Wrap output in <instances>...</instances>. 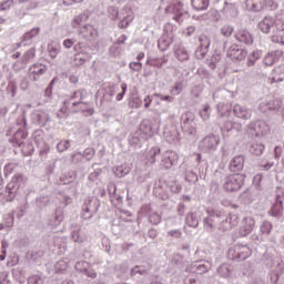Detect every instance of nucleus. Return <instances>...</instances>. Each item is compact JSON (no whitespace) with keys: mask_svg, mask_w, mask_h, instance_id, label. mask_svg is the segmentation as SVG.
I'll use <instances>...</instances> for the list:
<instances>
[{"mask_svg":"<svg viewBox=\"0 0 284 284\" xmlns=\"http://www.w3.org/2000/svg\"><path fill=\"white\" fill-rule=\"evenodd\" d=\"M22 2H26V1H31V0H21Z\"/></svg>","mask_w":284,"mask_h":284,"instance_id":"nucleus-61","label":"nucleus"},{"mask_svg":"<svg viewBox=\"0 0 284 284\" xmlns=\"http://www.w3.org/2000/svg\"><path fill=\"white\" fill-rule=\"evenodd\" d=\"M233 112L239 119H244L245 121H247V119H252V111L241 104H235Z\"/></svg>","mask_w":284,"mask_h":284,"instance_id":"nucleus-9","label":"nucleus"},{"mask_svg":"<svg viewBox=\"0 0 284 284\" xmlns=\"http://www.w3.org/2000/svg\"><path fill=\"white\" fill-rule=\"evenodd\" d=\"M191 283H196V280H191Z\"/></svg>","mask_w":284,"mask_h":284,"instance_id":"nucleus-60","label":"nucleus"},{"mask_svg":"<svg viewBox=\"0 0 284 284\" xmlns=\"http://www.w3.org/2000/svg\"><path fill=\"white\" fill-rule=\"evenodd\" d=\"M74 3H82L83 0H73Z\"/></svg>","mask_w":284,"mask_h":284,"instance_id":"nucleus-59","label":"nucleus"},{"mask_svg":"<svg viewBox=\"0 0 284 284\" xmlns=\"http://www.w3.org/2000/svg\"><path fill=\"white\" fill-rule=\"evenodd\" d=\"M124 23H125V24H124ZM120 26H121V28H128L129 23L125 22V20H122V21L120 22Z\"/></svg>","mask_w":284,"mask_h":284,"instance_id":"nucleus-51","label":"nucleus"},{"mask_svg":"<svg viewBox=\"0 0 284 284\" xmlns=\"http://www.w3.org/2000/svg\"><path fill=\"white\" fill-rule=\"evenodd\" d=\"M272 227L273 226H272L271 222H267V221L263 222L262 225H261L262 234L270 235L272 233Z\"/></svg>","mask_w":284,"mask_h":284,"instance_id":"nucleus-24","label":"nucleus"},{"mask_svg":"<svg viewBox=\"0 0 284 284\" xmlns=\"http://www.w3.org/2000/svg\"><path fill=\"white\" fill-rule=\"evenodd\" d=\"M266 65H272L273 62L272 61V55H267L265 59H264Z\"/></svg>","mask_w":284,"mask_h":284,"instance_id":"nucleus-49","label":"nucleus"},{"mask_svg":"<svg viewBox=\"0 0 284 284\" xmlns=\"http://www.w3.org/2000/svg\"><path fill=\"white\" fill-rule=\"evenodd\" d=\"M243 183H245L244 174H231L224 178L222 187L225 192H239L243 187Z\"/></svg>","mask_w":284,"mask_h":284,"instance_id":"nucleus-2","label":"nucleus"},{"mask_svg":"<svg viewBox=\"0 0 284 284\" xmlns=\"http://www.w3.org/2000/svg\"><path fill=\"white\" fill-rule=\"evenodd\" d=\"M263 168H264V170H272V168H274V163L268 162V163L264 164Z\"/></svg>","mask_w":284,"mask_h":284,"instance_id":"nucleus-45","label":"nucleus"},{"mask_svg":"<svg viewBox=\"0 0 284 284\" xmlns=\"http://www.w3.org/2000/svg\"><path fill=\"white\" fill-rule=\"evenodd\" d=\"M87 276H89L90 278H97V272H94V271H89V272L87 273Z\"/></svg>","mask_w":284,"mask_h":284,"instance_id":"nucleus-46","label":"nucleus"},{"mask_svg":"<svg viewBox=\"0 0 284 284\" xmlns=\"http://www.w3.org/2000/svg\"><path fill=\"white\" fill-rule=\"evenodd\" d=\"M187 270L194 274H205V272H207V266H205V264H194L191 268Z\"/></svg>","mask_w":284,"mask_h":284,"instance_id":"nucleus-21","label":"nucleus"},{"mask_svg":"<svg viewBox=\"0 0 284 284\" xmlns=\"http://www.w3.org/2000/svg\"><path fill=\"white\" fill-rule=\"evenodd\" d=\"M8 247V243L6 241L2 242V250L6 252V248Z\"/></svg>","mask_w":284,"mask_h":284,"instance_id":"nucleus-54","label":"nucleus"},{"mask_svg":"<svg viewBox=\"0 0 284 284\" xmlns=\"http://www.w3.org/2000/svg\"><path fill=\"white\" fill-rule=\"evenodd\" d=\"M73 239H74V241H75V243H79V231H74L73 232Z\"/></svg>","mask_w":284,"mask_h":284,"instance_id":"nucleus-50","label":"nucleus"},{"mask_svg":"<svg viewBox=\"0 0 284 284\" xmlns=\"http://www.w3.org/2000/svg\"><path fill=\"white\" fill-rule=\"evenodd\" d=\"M149 221L152 225H159V223H161V215H159V213H152L149 216Z\"/></svg>","mask_w":284,"mask_h":284,"instance_id":"nucleus-26","label":"nucleus"},{"mask_svg":"<svg viewBox=\"0 0 284 284\" xmlns=\"http://www.w3.org/2000/svg\"><path fill=\"white\" fill-rule=\"evenodd\" d=\"M192 123H194V119L186 118L182 128H183V130H185V132H189V134H196V128H194V125H192Z\"/></svg>","mask_w":284,"mask_h":284,"instance_id":"nucleus-17","label":"nucleus"},{"mask_svg":"<svg viewBox=\"0 0 284 284\" xmlns=\"http://www.w3.org/2000/svg\"><path fill=\"white\" fill-rule=\"evenodd\" d=\"M161 154V149L158 146H153L149 153H148V161L151 165H154L156 163V156Z\"/></svg>","mask_w":284,"mask_h":284,"instance_id":"nucleus-16","label":"nucleus"},{"mask_svg":"<svg viewBox=\"0 0 284 284\" xmlns=\"http://www.w3.org/2000/svg\"><path fill=\"white\" fill-rule=\"evenodd\" d=\"M63 6H73L74 0H62Z\"/></svg>","mask_w":284,"mask_h":284,"instance_id":"nucleus-47","label":"nucleus"},{"mask_svg":"<svg viewBox=\"0 0 284 284\" xmlns=\"http://www.w3.org/2000/svg\"><path fill=\"white\" fill-rule=\"evenodd\" d=\"M187 176H190V175H186V181H187V179H189Z\"/></svg>","mask_w":284,"mask_h":284,"instance_id":"nucleus-63","label":"nucleus"},{"mask_svg":"<svg viewBox=\"0 0 284 284\" xmlns=\"http://www.w3.org/2000/svg\"><path fill=\"white\" fill-rule=\"evenodd\" d=\"M109 12H113V17H119V9L114 8V7H111L109 9Z\"/></svg>","mask_w":284,"mask_h":284,"instance_id":"nucleus-44","label":"nucleus"},{"mask_svg":"<svg viewBox=\"0 0 284 284\" xmlns=\"http://www.w3.org/2000/svg\"><path fill=\"white\" fill-rule=\"evenodd\" d=\"M80 34H82L84 39H92L97 37V29H94V27H92L91 24H87L81 28Z\"/></svg>","mask_w":284,"mask_h":284,"instance_id":"nucleus-11","label":"nucleus"},{"mask_svg":"<svg viewBox=\"0 0 284 284\" xmlns=\"http://www.w3.org/2000/svg\"><path fill=\"white\" fill-rule=\"evenodd\" d=\"M209 45H210V42H207V48H209Z\"/></svg>","mask_w":284,"mask_h":284,"instance_id":"nucleus-62","label":"nucleus"},{"mask_svg":"<svg viewBox=\"0 0 284 284\" xmlns=\"http://www.w3.org/2000/svg\"><path fill=\"white\" fill-rule=\"evenodd\" d=\"M274 154H275V159H276V160L281 159V155L283 154V148H281V146H275V149H274Z\"/></svg>","mask_w":284,"mask_h":284,"instance_id":"nucleus-40","label":"nucleus"},{"mask_svg":"<svg viewBox=\"0 0 284 284\" xmlns=\"http://www.w3.org/2000/svg\"><path fill=\"white\" fill-rule=\"evenodd\" d=\"M216 219H219V215H211L204 220V227L207 230H212V227H216Z\"/></svg>","mask_w":284,"mask_h":284,"instance_id":"nucleus-19","label":"nucleus"},{"mask_svg":"<svg viewBox=\"0 0 284 284\" xmlns=\"http://www.w3.org/2000/svg\"><path fill=\"white\" fill-rule=\"evenodd\" d=\"M74 50H75L77 52H79V50H81V43L75 44V45H74Z\"/></svg>","mask_w":284,"mask_h":284,"instance_id":"nucleus-53","label":"nucleus"},{"mask_svg":"<svg viewBox=\"0 0 284 284\" xmlns=\"http://www.w3.org/2000/svg\"><path fill=\"white\" fill-rule=\"evenodd\" d=\"M262 181H263V174H256L253 179V183H255V185H257L258 187H261Z\"/></svg>","mask_w":284,"mask_h":284,"instance_id":"nucleus-38","label":"nucleus"},{"mask_svg":"<svg viewBox=\"0 0 284 284\" xmlns=\"http://www.w3.org/2000/svg\"><path fill=\"white\" fill-rule=\"evenodd\" d=\"M140 130H141V132H143V134H145L146 136L152 135V128H151V126H148V124H145V123H142V124L140 125Z\"/></svg>","mask_w":284,"mask_h":284,"instance_id":"nucleus-30","label":"nucleus"},{"mask_svg":"<svg viewBox=\"0 0 284 284\" xmlns=\"http://www.w3.org/2000/svg\"><path fill=\"white\" fill-rule=\"evenodd\" d=\"M200 116L203 121L210 120V104L203 105V110L200 111Z\"/></svg>","mask_w":284,"mask_h":284,"instance_id":"nucleus-23","label":"nucleus"},{"mask_svg":"<svg viewBox=\"0 0 284 284\" xmlns=\"http://www.w3.org/2000/svg\"><path fill=\"white\" fill-rule=\"evenodd\" d=\"M3 255H0V261H6V251H2Z\"/></svg>","mask_w":284,"mask_h":284,"instance_id":"nucleus-56","label":"nucleus"},{"mask_svg":"<svg viewBox=\"0 0 284 284\" xmlns=\"http://www.w3.org/2000/svg\"><path fill=\"white\" fill-rule=\"evenodd\" d=\"M227 57L235 62L245 61V58L247 57V50L231 47L227 51Z\"/></svg>","mask_w":284,"mask_h":284,"instance_id":"nucleus-5","label":"nucleus"},{"mask_svg":"<svg viewBox=\"0 0 284 284\" xmlns=\"http://www.w3.org/2000/svg\"><path fill=\"white\" fill-rule=\"evenodd\" d=\"M236 41L240 43H245V45H252L254 43V38L252 33L246 30H241L235 34Z\"/></svg>","mask_w":284,"mask_h":284,"instance_id":"nucleus-8","label":"nucleus"},{"mask_svg":"<svg viewBox=\"0 0 284 284\" xmlns=\"http://www.w3.org/2000/svg\"><path fill=\"white\" fill-rule=\"evenodd\" d=\"M63 45H64V48L70 49V48H72V45H74V40L73 39H67V40L63 41Z\"/></svg>","mask_w":284,"mask_h":284,"instance_id":"nucleus-41","label":"nucleus"},{"mask_svg":"<svg viewBox=\"0 0 284 284\" xmlns=\"http://www.w3.org/2000/svg\"><path fill=\"white\" fill-rule=\"evenodd\" d=\"M70 148V141L68 140H62L58 143L57 150L58 152H65Z\"/></svg>","mask_w":284,"mask_h":284,"instance_id":"nucleus-25","label":"nucleus"},{"mask_svg":"<svg viewBox=\"0 0 284 284\" xmlns=\"http://www.w3.org/2000/svg\"><path fill=\"white\" fill-rule=\"evenodd\" d=\"M30 72H31V74H37L39 77V75L43 74V72H45V69L41 64H33L30 68Z\"/></svg>","mask_w":284,"mask_h":284,"instance_id":"nucleus-22","label":"nucleus"},{"mask_svg":"<svg viewBox=\"0 0 284 284\" xmlns=\"http://www.w3.org/2000/svg\"><path fill=\"white\" fill-rule=\"evenodd\" d=\"M162 101H170V95H165L162 98Z\"/></svg>","mask_w":284,"mask_h":284,"instance_id":"nucleus-57","label":"nucleus"},{"mask_svg":"<svg viewBox=\"0 0 284 284\" xmlns=\"http://www.w3.org/2000/svg\"><path fill=\"white\" fill-rule=\"evenodd\" d=\"M272 26H274V20L272 18H264L263 21L258 23L260 30L265 34L270 32Z\"/></svg>","mask_w":284,"mask_h":284,"instance_id":"nucleus-14","label":"nucleus"},{"mask_svg":"<svg viewBox=\"0 0 284 284\" xmlns=\"http://www.w3.org/2000/svg\"><path fill=\"white\" fill-rule=\"evenodd\" d=\"M129 68L134 72H141L143 70V63L141 62H130Z\"/></svg>","mask_w":284,"mask_h":284,"instance_id":"nucleus-27","label":"nucleus"},{"mask_svg":"<svg viewBox=\"0 0 284 284\" xmlns=\"http://www.w3.org/2000/svg\"><path fill=\"white\" fill-rule=\"evenodd\" d=\"M39 32H40V29H39V28H33V29H31L30 32H27V33L24 34V37H26L27 39H34V37H38Z\"/></svg>","mask_w":284,"mask_h":284,"instance_id":"nucleus-31","label":"nucleus"},{"mask_svg":"<svg viewBox=\"0 0 284 284\" xmlns=\"http://www.w3.org/2000/svg\"><path fill=\"white\" fill-rule=\"evenodd\" d=\"M168 156L162 160V165L165 168V170H170L172 165H174V160L176 159V153L174 152H166Z\"/></svg>","mask_w":284,"mask_h":284,"instance_id":"nucleus-15","label":"nucleus"},{"mask_svg":"<svg viewBox=\"0 0 284 284\" xmlns=\"http://www.w3.org/2000/svg\"><path fill=\"white\" fill-rule=\"evenodd\" d=\"M257 59H258V52L254 51L251 55H248L247 65H254Z\"/></svg>","mask_w":284,"mask_h":284,"instance_id":"nucleus-32","label":"nucleus"},{"mask_svg":"<svg viewBox=\"0 0 284 284\" xmlns=\"http://www.w3.org/2000/svg\"><path fill=\"white\" fill-rule=\"evenodd\" d=\"M143 104L141 98H133L132 100V108L139 109Z\"/></svg>","mask_w":284,"mask_h":284,"instance_id":"nucleus-37","label":"nucleus"},{"mask_svg":"<svg viewBox=\"0 0 284 284\" xmlns=\"http://www.w3.org/2000/svg\"><path fill=\"white\" fill-rule=\"evenodd\" d=\"M256 148H258L257 151H255V154H263V151L265 150V146L263 144H256Z\"/></svg>","mask_w":284,"mask_h":284,"instance_id":"nucleus-43","label":"nucleus"},{"mask_svg":"<svg viewBox=\"0 0 284 284\" xmlns=\"http://www.w3.org/2000/svg\"><path fill=\"white\" fill-rule=\"evenodd\" d=\"M189 176H191V178L194 179L195 181H196V179H197V178H196V174H194L193 172H190V173H189Z\"/></svg>","mask_w":284,"mask_h":284,"instance_id":"nucleus-55","label":"nucleus"},{"mask_svg":"<svg viewBox=\"0 0 284 284\" xmlns=\"http://www.w3.org/2000/svg\"><path fill=\"white\" fill-rule=\"evenodd\" d=\"M243 168H245V158L242 155L234 156L229 165L230 172L233 173L242 172Z\"/></svg>","mask_w":284,"mask_h":284,"instance_id":"nucleus-6","label":"nucleus"},{"mask_svg":"<svg viewBox=\"0 0 284 284\" xmlns=\"http://www.w3.org/2000/svg\"><path fill=\"white\" fill-rule=\"evenodd\" d=\"M175 57L179 61H187L190 59V53L184 48H178L175 50Z\"/></svg>","mask_w":284,"mask_h":284,"instance_id":"nucleus-18","label":"nucleus"},{"mask_svg":"<svg viewBox=\"0 0 284 284\" xmlns=\"http://www.w3.org/2000/svg\"><path fill=\"white\" fill-rule=\"evenodd\" d=\"M144 108L148 109L150 105H152V98L150 95H146L144 99Z\"/></svg>","mask_w":284,"mask_h":284,"instance_id":"nucleus-42","label":"nucleus"},{"mask_svg":"<svg viewBox=\"0 0 284 284\" xmlns=\"http://www.w3.org/2000/svg\"><path fill=\"white\" fill-rule=\"evenodd\" d=\"M11 7H12V1L6 0L2 3H0V12H3L6 10H10Z\"/></svg>","mask_w":284,"mask_h":284,"instance_id":"nucleus-33","label":"nucleus"},{"mask_svg":"<svg viewBox=\"0 0 284 284\" xmlns=\"http://www.w3.org/2000/svg\"><path fill=\"white\" fill-rule=\"evenodd\" d=\"M254 225L255 221L253 217H244L242 221V226L240 229L241 236H247L248 234H252Z\"/></svg>","mask_w":284,"mask_h":284,"instance_id":"nucleus-7","label":"nucleus"},{"mask_svg":"<svg viewBox=\"0 0 284 284\" xmlns=\"http://www.w3.org/2000/svg\"><path fill=\"white\" fill-rule=\"evenodd\" d=\"M182 11H183V3L181 2L171 3L165 9L166 14H181Z\"/></svg>","mask_w":284,"mask_h":284,"instance_id":"nucleus-13","label":"nucleus"},{"mask_svg":"<svg viewBox=\"0 0 284 284\" xmlns=\"http://www.w3.org/2000/svg\"><path fill=\"white\" fill-rule=\"evenodd\" d=\"M142 59H145V53H144V52L138 53L136 60H138V61H142Z\"/></svg>","mask_w":284,"mask_h":284,"instance_id":"nucleus-48","label":"nucleus"},{"mask_svg":"<svg viewBox=\"0 0 284 284\" xmlns=\"http://www.w3.org/2000/svg\"><path fill=\"white\" fill-rule=\"evenodd\" d=\"M169 236H172L173 239H181L182 233L179 230H173L169 232Z\"/></svg>","mask_w":284,"mask_h":284,"instance_id":"nucleus-39","label":"nucleus"},{"mask_svg":"<svg viewBox=\"0 0 284 284\" xmlns=\"http://www.w3.org/2000/svg\"><path fill=\"white\" fill-rule=\"evenodd\" d=\"M1 23H6V19H3V18L0 17V24H1Z\"/></svg>","mask_w":284,"mask_h":284,"instance_id":"nucleus-58","label":"nucleus"},{"mask_svg":"<svg viewBox=\"0 0 284 284\" xmlns=\"http://www.w3.org/2000/svg\"><path fill=\"white\" fill-rule=\"evenodd\" d=\"M232 32H234V29H232V27H230V26H224L222 28V34L224 37H232Z\"/></svg>","mask_w":284,"mask_h":284,"instance_id":"nucleus-34","label":"nucleus"},{"mask_svg":"<svg viewBox=\"0 0 284 284\" xmlns=\"http://www.w3.org/2000/svg\"><path fill=\"white\" fill-rule=\"evenodd\" d=\"M83 19H85V16H83V14L77 16L72 22L73 28H79V26H81V23H83Z\"/></svg>","mask_w":284,"mask_h":284,"instance_id":"nucleus-29","label":"nucleus"},{"mask_svg":"<svg viewBox=\"0 0 284 284\" xmlns=\"http://www.w3.org/2000/svg\"><path fill=\"white\" fill-rule=\"evenodd\" d=\"M121 90H122V92L118 93L116 97H115L116 101H122L123 100V97H125V92H128V84L122 83L121 84Z\"/></svg>","mask_w":284,"mask_h":284,"instance_id":"nucleus-28","label":"nucleus"},{"mask_svg":"<svg viewBox=\"0 0 284 284\" xmlns=\"http://www.w3.org/2000/svg\"><path fill=\"white\" fill-rule=\"evenodd\" d=\"M271 216H282L283 215V200L277 196L276 202L273 204L270 211Z\"/></svg>","mask_w":284,"mask_h":284,"instance_id":"nucleus-10","label":"nucleus"},{"mask_svg":"<svg viewBox=\"0 0 284 284\" xmlns=\"http://www.w3.org/2000/svg\"><path fill=\"white\" fill-rule=\"evenodd\" d=\"M88 97L85 89H79L73 92L72 95L64 99L62 106L60 108L61 114L68 116L69 114H75L77 112H85L88 110V102H83V99Z\"/></svg>","mask_w":284,"mask_h":284,"instance_id":"nucleus-1","label":"nucleus"},{"mask_svg":"<svg viewBox=\"0 0 284 284\" xmlns=\"http://www.w3.org/2000/svg\"><path fill=\"white\" fill-rule=\"evenodd\" d=\"M271 41L273 43H282V45H284V38H283V36H278V34L272 36L271 37Z\"/></svg>","mask_w":284,"mask_h":284,"instance_id":"nucleus-35","label":"nucleus"},{"mask_svg":"<svg viewBox=\"0 0 284 284\" xmlns=\"http://www.w3.org/2000/svg\"><path fill=\"white\" fill-rule=\"evenodd\" d=\"M219 146V136L214 134L206 135L201 142L200 148L204 152H210V150H216Z\"/></svg>","mask_w":284,"mask_h":284,"instance_id":"nucleus-3","label":"nucleus"},{"mask_svg":"<svg viewBox=\"0 0 284 284\" xmlns=\"http://www.w3.org/2000/svg\"><path fill=\"white\" fill-rule=\"evenodd\" d=\"M29 284H41V277L39 275L30 276L28 280Z\"/></svg>","mask_w":284,"mask_h":284,"instance_id":"nucleus-36","label":"nucleus"},{"mask_svg":"<svg viewBox=\"0 0 284 284\" xmlns=\"http://www.w3.org/2000/svg\"><path fill=\"white\" fill-rule=\"evenodd\" d=\"M70 81H71V83H78L79 79H77V77H71Z\"/></svg>","mask_w":284,"mask_h":284,"instance_id":"nucleus-52","label":"nucleus"},{"mask_svg":"<svg viewBox=\"0 0 284 284\" xmlns=\"http://www.w3.org/2000/svg\"><path fill=\"white\" fill-rule=\"evenodd\" d=\"M237 225H239V214L230 213L229 216L225 219V221L221 222L219 230H222V232H227L233 227H236Z\"/></svg>","mask_w":284,"mask_h":284,"instance_id":"nucleus-4","label":"nucleus"},{"mask_svg":"<svg viewBox=\"0 0 284 284\" xmlns=\"http://www.w3.org/2000/svg\"><path fill=\"white\" fill-rule=\"evenodd\" d=\"M84 63L85 57L81 55V53L75 54L71 61V65H73V68H79L80 65H84Z\"/></svg>","mask_w":284,"mask_h":284,"instance_id":"nucleus-20","label":"nucleus"},{"mask_svg":"<svg viewBox=\"0 0 284 284\" xmlns=\"http://www.w3.org/2000/svg\"><path fill=\"white\" fill-rule=\"evenodd\" d=\"M192 8L197 12L207 10L210 6V0H191Z\"/></svg>","mask_w":284,"mask_h":284,"instance_id":"nucleus-12","label":"nucleus"}]
</instances>
